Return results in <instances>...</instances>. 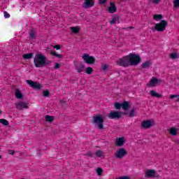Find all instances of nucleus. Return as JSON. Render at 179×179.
<instances>
[{
  "instance_id": "nucleus-1",
  "label": "nucleus",
  "mask_w": 179,
  "mask_h": 179,
  "mask_svg": "<svg viewBox=\"0 0 179 179\" xmlns=\"http://www.w3.org/2000/svg\"><path fill=\"white\" fill-rule=\"evenodd\" d=\"M34 64L36 68H43L45 66V56L38 54L34 58Z\"/></svg>"
},
{
  "instance_id": "nucleus-2",
  "label": "nucleus",
  "mask_w": 179,
  "mask_h": 179,
  "mask_svg": "<svg viewBox=\"0 0 179 179\" xmlns=\"http://www.w3.org/2000/svg\"><path fill=\"white\" fill-rule=\"evenodd\" d=\"M92 124H96L98 129H104V119L101 115H97L92 117Z\"/></svg>"
},
{
  "instance_id": "nucleus-3",
  "label": "nucleus",
  "mask_w": 179,
  "mask_h": 179,
  "mask_svg": "<svg viewBox=\"0 0 179 179\" xmlns=\"http://www.w3.org/2000/svg\"><path fill=\"white\" fill-rule=\"evenodd\" d=\"M167 27V21L162 20L159 23L155 24V27L152 28V31H164Z\"/></svg>"
},
{
  "instance_id": "nucleus-4",
  "label": "nucleus",
  "mask_w": 179,
  "mask_h": 179,
  "mask_svg": "<svg viewBox=\"0 0 179 179\" xmlns=\"http://www.w3.org/2000/svg\"><path fill=\"white\" fill-rule=\"evenodd\" d=\"M116 64L119 66H123L124 68H127L129 66L131 65L129 63V55L124 56L123 57L119 59L116 62Z\"/></svg>"
},
{
  "instance_id": "nucleus-5",
  "label": "nucleus",
  "mask_w": 179,
  "mask_h": 179,
  "mask_svg": "<svg viewBox=\"0 0 179 179\" xmlns=\"http://www.w3.org/2000/svg\"><path fill=\"white\" fill-rule=\"evenodd\" d=\"M129 61L131 66H136L141 62V59L139 55L129 54Z\"/></svg>"
},
{
  "instance_id": "nucleus-6",
  "label": "nucleus",
  "mask_w": 179,
  "mask_h": 179,
  "mask_svg": "<svg viewBox=\"0 0 179 179\" xmlns=\"http://www.w3.org/2000/svg\"><path fill=\"white\" fill-rule=\"evenodd\" d=\"M127 152L125 148H121L116 150V152L114 154L115 157L117 159H122V157L127 156Z\"/></svg>"
},
{
  "instance_id": "nucleus-7",
  "label": "nucleus",
  "mask_w": 179,
  "mask_h": 179,
  "mask_svg": "<svg viewBox=\"0 0 179 179\" xmlns=\"http://www.w3.org/2000/svg\"><path fill=\"white\" fill-rule=\"evenodd\" d=\"M83 59H84L85 64H88L89 65H93V64H94L96 62V59L93 56H90L86 53L83 54Z\"/></svg>"
},
{
  "instance_id": "nucleus-8",
  "label": "nucleus",
  "mask_w": 179,
  "mask_h": 179,
  "mask_svg": "<svg viewBox=\"0 0 179 179\" xmlns=\"http://www.w3.org/2000/svg\"><path fill=\"white\" fill-rule=\"evenodd\" d=\"M122 117V113L120 111H110L108 114V117L110 120H118V118H121Z\"/></svg>"
},
{
  "instance_id": "nucleus-9",
  "label": "nucleus",
  "mask_w": 179,
  "mask_h": 179,
  "mask_svg": "<svg viewBox=\"0 0 179 179\" xmlns=\"http://www.w3.org/2000/svg\"><path fill=\"white\" fill-rule=\"evenodd\" d=\"M155 125V121H152L150 120H143L141 122V127L143 129H149V128H152Z\"/></svg>"
},
{
  "instance_id": "nucleus-10",
  "label": "nucleus",
  "mask_w": 179,
  "mask_h": 179,
  "mask_svg": "<svg viewBox=\"0 0 179 179\" xmlns=\"http://www.w3.org/2000/svg\"><path fill=\"white\" fill-rule=\"evenodd\" d=\"M159 82H162V80H159V78L156 77H152L150 82L147 83L148 87H156L159 85Z\"/></svg>"
},
{
  "instance_id": "nucleus-11",
  "label": "nucleus",
  "mask_w": 179,
  "mask_h": 179,
  "mask_svg": "<svg viewBox=\"0 0 179 179\" xmlns=\"http://www.w3.org/2000/svg\"><path fill=\"white\" fill-rule=\"evenodd\" d=\"M27 83L30 86V87H32V89H36V90H40V89H41V85L37 82H34L31 80H27Z\"/></svg>"
},
{
  "instance_id": "nucleus-12",
  "label": "nucleus",
  "mask_w": 179,
  "mask_h": 179,
  "mask_svg": "<svg viewBox=\"0 0 179 179\" xmlns=\"http://www.w3.org/2000/svg\"><path fill=\"white\" fill-rule=\"evenodd\" d=\"M94 6V0H85L83 8L87 9V8H92Z\"/></svg>"
},
{
  "instance_id": "nucleus-13",
  "label": "nucleus",
  "mask_w": 179,
  "mask_h": 179,
  "mask_svg": "<svg viewBox=\"0 0 179 179\" xmlns=\"http://www.w3.org/2000/svg\"><path fill=\"white\" fill-rule=\"evenodd\" d=\"M124 143H125V138L124 137L117 138L115 142V146H119L120 148H121L122 146H124Z\"/></svg>"
},
{
  "instance_id": "nucleus-14",
  "label": "nucleus",
  "mask_w": 179,
  "mask_h": 179,
  "mask_svg": "<svg viewBox=\"0 0 179 179\" xmlns=\"http://www.w3.org/2000/svg\"><path fill=\"white\" fill-rule=\"evenodd\" d=\"M145 177H146V178L156 177V171L153 169L148 170L145 173Z\"/></svg>"
},
{
  "instance_id": "nucleus-15",
  "label": "nucleus",
  "mask_w": 179,
  "mask_h": 179,
  "mask_svg": "<svg viewBox=\"0 0 179 179\" xmlns=\"http://www.w3.org/2000/svg\"><path fill=\"white\" fill-rule=\"evenodd\" d=\"M17 110H23L24 108H29V106L25 102H17L16 103Z\"/></svg>"
},
{
  "instance_id": "nucleus-16",
  "label": "nucleus",
  "mask_w": 179,
  "mask_h": 179,
  "mask_svg": "<svg viewBox=\"0 0 179 179\" xmlns=\"http://www.w3.org/2000/svg\"><path fill=\"white\" fill-rule=\"evenodd\" d=\"M110 6L108 8V11L109 13H115L117 12V7L115 6V3L110 2Z\"/></svg>"
},
{
  "instance_id": "nucleus-17",
  "label": "nucleus",
  "mask_w": 179,
  "mask_h": 179,
  "mask_svg": "<svg viewBox=\"0 0 179 179\" xmlns=\"http://www.w3.org/2000/svg\"><path fill=\"white\" fill-rule=\"evenodd\" d=\"M76 71L78 73H82L85 71V66L83 64H79L76 65Z\"/></svg>"
},
{
  "instance_id": "nucleus-18",
  "label": "nucleus",
  "mask_w": 179,
  "mask_h": 179,
  "mask_svg": "<svg viewBox=\"0 0 179 179\" xmlns=\"http://www.w3.org/2000/svg\"><path fill=\"white\" fill-rule=\"evenodd\" d=\"M36 33H37V30L36 29L31 28L29 32V38L31 40H34L36 38Z\"/></svg>"
},
{
  "instance_id": "nucleus-19",
  "label": "nucleus",
  "mask_w": 179,
  "mask_h": 179,
  "mask_svg": "<svg viewBox=\"0 0 179 179\" xmlns=\"http://www.w3.org/2000/svg\"><path fill=\"white\" fill-rule=\"evenodd\" d=\"M169 134L173 136H176L178 134V129L176 127H171L169 129Z\"/></svg>"
},
{
  "instance_id": "nucleus-20",
  "label": "nucleus",
  "mask_w": 179,
  "mask_h": 179,
  "mask_svg": "<svg viewBox=\"0 0 179 179\" xmlns=\"http://www.w3.org/2000/svg\"><path fill=\"white\" fill-rule=\"evenodd\" d=\"M15 97L18 100H20L21 99H23V94L19 90V89L15 90Z\"/></svg>"
},
{
  "instance_id": "nucleus-21",
  "label": "nucleus",
  "mask_w": 179,
  "mask_h": 179,
  "mask_svg": "<svg viewBox=\"0 0 179 179\" xmlns=\"http://www.w3.org/2000/svg\"><path fill=\"white\" fill-rule=\"evenodd\" d=\"M152 65V63L149 61H146L141 64V67L144 69L149 68Z\"/></svg>"
},
{
  "instance_id": "nucleus-22",
  "label": "nucleus",
  "mask_w": 179,
  "mask_h": 179,
  "mask_svg": "<svg viewBox=\"0 0 179 179\" xmlns=\"http://www.w3.org/2000/svg\"><path fill=\"white\" fill-rule=\"evenodd\" d=\"M122 108L124 110H128V108H129V103L127 101H125L124 102H123L122 103Z\"/></svg>"
},
{
  "instance_id": "nucleus-23",
  "label": "nucleus",
  "mask_w": 179,
  "mask_h": 179,
  "mask_svg": "<svg viewBox=\"0 0 179 179\" xmlns=\"http://www.w3.org/2000/svg\"><path fill=\"white\" fill-rule=\"evenodd\" d=\"M71 30L72 33L77 34V33H79V31H80V28L79 27H71Z\"/></svg>"
},
{
  "instance_id": "nucleus-24",
  "label": "nucleus",
  "mask_w": 179,
  "mask_h": 179,
  "mask_svg": "<svg viewBox=\"0 0 179 179\" xmlns=\"http://www.w3.org/2000/svg\"><path fill=\"white\" fill-rule=\"evenodd\" d=\"M163 15L162 14H155L153 15L154 20L159 22V20H162Z\"/></svg>"
},
{
  "instance_id": "nucleus-25",
  "label": "nucleus",
  "mask_w": 179,
  "mask_h": 179,
  "mask_svg": "<svg viewBox=\"0 0 179 179\" xmlns=\"http://www.w3.org/2000/svg\"><path fill=\"white\" fill-rule=\"evenodd\" d=\"M22 58H24V59H31V58H33V53L23 55Z\"/></svg>"
},
{
  "instance_id": "nucleus-26",
  "label": "nucleus",
  "mask_w": 179,
  "mask_h": 179,
  "mask_svg": "<svg viewBox=\"0 0 179 179\" xmlns=\"http://www.w3.org/2000/svg\"><path fill=\"white\" fill-rule=\"evenodd\" d=\"M45 118L47 122H52V121H54L55 119L54 116L50 115H46Z\"/></svg>"
},
{
  "instance_id": "nucleus-27",
  "label": "nucleus",
  "mask_w": 179,
  "mask_h": 179,
  "mask_svg": "<svg viewBox=\"0 0 179 179\" xmlns=\"http://www.w3.org/2000/svg\"><path fill=\"white\" fill-rule=\"evenodd\" d=\"M51 55H54V57H56L57 58H62V55H59L55 52V50H52L50 52Z\"/></svg>"
},
{
  "instance_id": "nucleus-28",
  "label": "nucleus",
  "mask_w": 179,
  "mask_h": 179,
  "mask_svg": "<svg viewBox=\"0 0 179 179\" xmlns=\"http://www.w3.org/2000/svg\"><path fill=\"white\" fill-rule=\"evenodd\" d=\"M51 55H54V57H56L57 58H62V55H59L55 52V50H52L50 52Z\"/></svg>"
},
{
  "instance_id": "nucleus-29",
  "label": "nucleus",
  "mask_w": 179,
  "mask_h": 179,
  "mask_svg": "<svg viewBox=\"0 0 179 179\" xmlns=\"http://www.w3.org/2000/svg\"><path fill=\"white\" fill-rule=\"evenodd\" d=\"M85 73H87V75H92V73H93V68L87 67L85 69Z\"/></svg>"
},
{
  "instance_id": "nucleus-30",
  "label": "nucleus",
  "mask_w": 179,
  "mask_h": 179,
  "mask_svg": "<svg viewBox=\"0 0 179 179\" xmlns=\"http://www.w3.org/2000/svg\"><path fill=\"white\" fill-rule=\"evenodd\" d=\"M117 20H118V16L113 17L110 22V24H115L117 23Z\"/></svg>"
},
{
  "instance_id": "nucleus-31",
  "label": "nucleus",
  "mask_w": 179,
  "mask_h": 179,
  "mask_svg": "<svg viewBox=\"0 0 179 179\" xmlns=\"http://www.w3.org/2000/svg\"><path fill=\"white\" fill-rule=\"evenodd\" d=\"M170 58L171 59H177V58H178V55L177 53H171L170 55Z\"/></svg>"
},
{
  "instance_id": "nucleus-32",
  "label": "nucleus",
  "mask_w": 179,
  "mask_h": 179,
  "mask_svg": "<svg viewBox=\"0 0 179 179\" xmlns=\"http://www.w3.org/2000/svg\"><path fill=\"white\" fill-rule=\"evenodd\" d=\"M95 155L96 156V157H101V156H103V151L99 150L95 152Z\"/></svg>"
},
{
  "instance_id": "nucleus-33",
  "label": "nucleus",
  "mask_w": 179,
  "mask_h": 179,
  "mask_svg": "<svg viewBox=\"0 0 179 179\" xmlns=\"http://www.w3.org/2000/svg\"><path fill=\"white\" fill-rule=\"evenodd\" d=\"M1 124L7 126L9 125V122L5 119H1Z\"/></svg>"
},
{
  "instance_id": "nucleus-34",
  "label": "nucleus",
  "mask_w": 179,
  "mask_h": 179,
  "mask_svg": "<svg viewBox=\"0 0 179 179\" xmlns=\"http://www.w3.org/2000/svg\"><path fill=\"white\" fill-rule=\"evenodd\" d=\"M115 107L116 110H120L121 107H122V103H115Z\"/></svg>"
},
{
  "instance_id": "nucleus-35",
  "label": "nucleus",
  "mask_w": 179,
  "mask_h": 179,
  "mask_svg": "<svg viewBox=\"0 0 179 179\" xmlns=\"http://www.w3.org/2000/svg\"><path fill=\"white\" fill-rule=\"evenodd\" d=\"M136 114H135V108H132L129 113V117H136Z\"/></svg>"
},
{
  "instance_id": "nucleus-36",
  "label": "nucleus",
  "mask_w": 179,
  "mask_h": 179,
  "mask_svg": "<svg viewBox=\"0 0 179 179\" xmlns=\"http://www.w3.org/2000/svg\"><path fill=\"white\" fill-rule=\"evenodd\" d=\"M174 8H179V0H173Z\"/></svg>"
},
{
  "instance_id": "nucleus-37",
  "label": "nucleus",
  "mask_w": 179,
  "mask_h": 179,
  "mask_svg": "<svg viewBox=\"0 0 179 179\" xmlns=\"http://www.w3.org/2000/svg\"><path fill=\"white\" fill-rule=\"evenodd\" d=\"M43 96L44 97H50V91L48 90H44L43 91Z\"/></svg>"
},
{
  "instance_id": "nucleus-38",
  "label": "nucleus",
  "mask_w": 179,
  "mask_h": 179,
  "mask_svg": "<svg viewBox=\"0 0 179 179\" xmlns=\"http://www.w3.org/2000/svg\"><path fill=\"white\" fill-rule=\"evenodd\" d=\"M150 94L152 97H156L157 92H156L155 90H151L150 92Z\"/></svg>"
},
{
  "instance_id": "nucleus-39",
  "label": "nucleus",
  "mask_w": 179,
  "mask_h": 179,
  "mask_svg": "<svg viewBox=\"0 0 179 179\" xmlns=\"http://www.w3.org/2000/svg\"><path fill=\"white\" fill-rule=\"evenodd\" d=\"M96 173L98 176H101L103 174V169L101 168H98L96 169Z\"/></svg>"
},
{
  "instance_id": "nucleus-40",
  "label": "nucleus",
  "mask_w": 179,
  "mask_h": 179,
  "mask_svg": "<svg viewBox=\"0 0 179 179\" xmlns=\"http://www.w3.org/2000/svg\"><path fill=\"white\" fill-rule=\"evenodd\" d=\"M3 15H4V17H5L6 19H9V17H10V14L6 12V11H4V12H3Z\"/></svg>"
},
{
  "instance_id": "nucleus-41",
  "label": "nucleus",
  "mask_w": 179,
  "mask_h": 179,
  "mask_svg": "<svg viewBox=\"0 0 179 179\" xmlns=\"http://www.w3.org/2000/svg\"><path fill=\"white\" fill-rule=\"evenodd\" d=\"M102 69L103 71H106L107 69H108V64H104L103 66H102Z\"/></svg>"
},
{
  "instance_id": "nucleus-42",
  "label": "nucleus",
  "mask_w": 179,
  "mask_h": 179,
  "mask_svg": "<svg viewBox=\"0 0 179 179\" xmlns=\"http://www.w3.org/2000/svg\"><path fill=\"white\" fill-rule=\"evenodd\" d=\"M45 65H49V64H51V60H47V57H45Z\"/></svg>"
},
{
  "instance_id": "nucleus-43",
  "label": "nucleus",
  "mask_w": 179,
  "mask_h": 179,
  "mask_svg": "<svg viewBox=\"0 0 179 179\" xmlns=\"http://www.w3.org/2000/svg\"><path fill=\"white\" fill-rule=\"evenodd\" d=\"M61 66V64L59 63H56L55 65V69H59V67Z\"/></svg>"
},
{
  "instance_id": "nucleus-44",
  "label": "nucleus",
  "mask_w": 179,
  "mask_h": 179,
  "mask_svg": "<svg viewBox=\"0 0 179 179\" xmlns=\"http://www.w3.org/2000/svg\"><path fill=\"white\" fill-rule=\"evenodd\" d=\"M107 2V0H99L100 5H104Z\"/></svg>"
},
{
  "instance_id": "nucleus-45",
  "label": "nucleus",
  "mask_w": 179,
  "mask_h": 179,
  "mask_svg": "<svg viewBox=\"0 0 179 179\" xmlns=\"http://www.w3.org/2000/svg\"><path fill=\"white\" fill-rule=\"evenodd\" d=\"M87 156H89L90 157H93V156H94V154L92 152H90L87 153Z\"/></svg>"
},
{
  "instance_id": "nucleus-46",
  "label": "nucleus",
  "mask_w": 179,
  "mask_h": 179,
  "mask_svg": "<svg viewBox=\"0 0 179 179\" xmlns=\"http://www.w3.org/2000/svg\"><path fill=\"white\" fill-rule=\"evenodd\" d=\"M54 48L56 50H61V46L59 45H56L54 46Z\"/></svg>"
},
{
  "instance_id": "nucleus-47",
  "label": "nucleus",
  "mask_w": 179,
  "mask_h": 179,
  "mask_svg": "<svg viewBox=\"0 0 179 179\" xmlns=\"http://www.w3.org/2000/svg\"><path fill=\"white\" fill-rule=\"evenodd\" d=\"M159 2H160V0H152V3H155L156 5H157Z\"/></svg>"
},
{
  "instance_id": "nucleus-48",
  "label": "nucleus",
  "mask_w": 179,
  "mask_h": 179,
  "mask_svg": "<svg viewBox=\"0 0 179 179\" xmlns=\"http://www.w3.org/2000/svg\"><path fill=\"white\" fill-rule=\"evenodd\" d=\"M155 97H157V99H160V97H163V95H162V94H160L159 93H157V95H156Z\"/></svg>"
},
{
  "instance_id": "nucleus-49",
  "label": "nucleus",
  "mask_w": 179,
  "mask_h": 179,
  "mask_svg": "<svg viewBox=\"0 0 179 179\" xmlns=\"http://www.w3.org/2000/svg\"><path fill=\"white\" fill-rule=\"evenodd\" d=\"M9 155H15V151H13V150L9 151Z\"/></svg>"
},
{
  "instance_id": "nucleus-50",
  "label": "nucleus",
  "mask_w": 179,
  "mask_h": 179,
  "mask_svg": "<svg viewBox=\"0 0 179 179\" xmlns=\"http://www.w3.org/2000/svg\"><path fill=\"white\" fill-rule=\"evenodd\" d=\"M122 30H128V27H123L122 28Z\"/></svg>"
},
{
  "instance_id": "nucleus-51",
  "label": "nucleus",
  "mask_w": 179,
  "mask_h": 179,
  "mask_svg": "<svg viewBox=\"0 0 179 179\" xmlns=\"http://www.w3.org/2000/svg\"><path fill=\"white\" fill-rule=\"evenodd\" d=\"M128 29H134V27H128Z\"/></svg>"
},
{
  "instance_id": "nucleus-52",
  "label": "nucleus",
  "mask_w": 179,
  "mask_h": 179,
  "mask_svg": "<svg viewBox=\"0 0 179 179\" xmlns=\"http://www.w3.org/2000/svg\"><path fill=\"white\" fill-rule=\"evenodd\" d=\"M0 114H1V110H0Z\"/></svg>"
},
{
  "instance_id": "nucleus-53",
  "label": "nucleus",
  "mask_w": 179,
  "mask_h": 179,
  "mask_svg": "<svg viewBox=\"0 0 179 179\" xmlns=\"http://www.w3.org/2000/svg\"><path fill=\"white\" fill-rule=\"evenodd\" d=\"M0 122H1V119H0Z\"/></svg>"
},
{
  "instance_id": "nucleus-54",
  "label": "nucleus",
  "mask_w": 179,
  "mask_h": 179,
  "mask_svg": "<svg viewBox=\"0 0 179 179\" xmlns=\"http://www.w3.org/2000/svg\"><path fill=\"white\" fill-rule=\"evenodd\" d=\"M0 159H1V155H0Z\"/></svg>"
}]
</instances>
